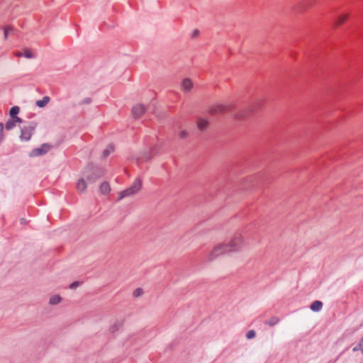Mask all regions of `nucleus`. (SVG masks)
<instances>
[{
    "label": "nucleus",
    "mask_w": 363,
    "mask_h": 363,
    "mask_svg": "<svg viewBox=\"0 0 363 363\" xmlns=\"http://www.w3.org/2000/svg\"><path fill=\"white\" fill-rule=\"evenodd\" d=\"M122 325V323H115L111 328V330L112 332H115L116 330H117Z\"/></svg>",
    "instance_id": "26"
},
{
    "label": "nucleus",
    "mask_w": 363,
    "mask_h": 363,
    "mask_svg": "<svg viewBox=\"0 0 363 363\" xmlns=\"http://www.w3.org/2000/svg\"><path fill=\"white\" fill-rule=\"evenodd\" d=\"M279 322V318L276 316L272 317L270 319L266 320L264 322L265 324L269 326H274Z\"/></svg>",
    "instance_id": "17"
},
{
    "label": "nucleus",
    "mask_w": 363,
    "mask_h": 363,
    "mask_svg": "<svg viewBox=\"0 0 363 363\" xmlns=\"http://www.w3.org/2000/svg\"><path fill=\"white\" fill-rule=\"evenodd\" d=\"M256 335V333L255 330H249L247 334H246V337L247 339H252V338H254Z\"/></svg>",
    "instance_id": "25"
},
{
    "label": "nucleus",
    "mask_w": 363,
    "mask_h": 363,
    "mask_svg": "<svg viewBox=\"0 0 363 363\" xmlns=\"http://www.w3.org/2000/svg\"><path fill=\"white\" fill-rule=\"evenodd\" d=\"M233 104H217L209 108L208 112L211 115H216L218 113H224L231 111L233 108Z\"/></svg>",
    "instance_id": "4"
},
{
    "label": "nucleus",
    "mask_w": 363,
    "mask_h": 363,
    "mask_svg": "<svg viewBox=\"0 0 363 363\" xmlns=\"http://www.w3.org/2000/svg\"><path fill=\"white\" fill-rule=\"evenodd\" d=\"M358 347L360 348H362V354H363V336H362V338L360 340L359 342L358 343Z\"/></svg>",
    "instance_id": "33"
},
{
    "label": "nucleus",
    "mask_w": 363,
    "mask_h": 363,
    "mask_svg": "<svg viewBox=\"0 0 363 363\" xmlns=\"http://www.w3.org/2000/svg\"><path fill=\"white\" fill-rule=\"evenodd\" d=\"M14 127H16V124L13 118H11L6 122L5 128L6 130H10L13 129Z\"/></svg>",
    "instance_id": "20"
},
{
    "label": "nucleus",
    "mask_w": 363,
    "mask_h": 363,
    "mask_svg": "<svg viewBox=\"0 0 363 363\" xmlns=\"http://www.w3.org/2000/svg\"><path fill=\"white\" fill-rule=\"evenodd\" d=\"M188 136V133L186 130H182L179 133V138H186Z\"/></svg>",
    "instance_id": "29"
},
{
    "label": "nucleus",
    "mask_w": 363,
    "mask_h": 363,
    "mask_svg": "<svg viewBox=\"0 0 363 363\" xmlns=\"http://www.w3.org/2000/svg\"><path fill=\"white\" fill-rule=\"evenodd\" d=\"M20 111V108L17 106H13L9 111V115L11 118L16 117Z\"/></svg>",
    "instance_id": "18"
},
{
    "label": "nucleus",
    "mask_w": 363,
    "mask_h": 363,
    "mask_svg": "<svg viewBox=\"0 0 363 363\" xmlns=\"http://www.w3.org/2000/svg\"><path fill=\"white\" fill-rule=\"evenodd\" d=\"M104 173L105 170L102 167L93 165L88 166L84 171L86 179L91 183L95 182L98 179L104 176Z\"/></svg>",
    "instance_id": "2"
},
{
    "label": "nucleus",
    "mask_w": 363,
    "mask_h": 363,
    "mask_svg": "<svg viewBox=\"0 0 363 363\" xmlns=\"http://www.w3.org/2000/svg\"><path fill=\"white\" fill-rule=\"evenodd\" d=\"M193 82L189 79L186 78L182 81V87L184 91H189L193 88Z\"/></svg>",
    "instance_id": "7"
},
{
    "label": "nucleus",
    "mask_w": 363,
    "mask_h": 363,
    "mask_svg": "<svg viewBox=\"0 0 363 363\" xmlns=\"http://www.w3.org/2000/svg\"><path fill=\"white\" fill-rule=\"evenodd\" d=\"M146 108L142 104L135 106L132 109V113L135 118H140L145 112Z\"/></svg>",
    "instance_id": "6"
},
{
    "label": "nucleus",
    "mask_w": 363,
    "mask_h": 363,
    "mask_svg": "<svg viewBox=\"0 0 363 363\" xmlns=\"http://www.w3.org/2000/svg\"><path fill=\"white\" fill-rule=\"evenodd\" d=\"M242 246V237L240 233H237L228 244H221L216 246L208 255L207 259L212 261L220 255L238 251L240 250Z\"/></svg>",
    "instance_id": "1"
},
{
    "label": "nucleus",
    "mask_w": 363,
    "mask_h": 363,
    "mask_svg": "<svg viewBox=\"0 0 363 363\" xmlns=\"http://www.w3.org/2000/svg\"><path fill=\"white\" fill-rule=\"evenodd\" d=\"M13 30V28L12 27H10V26H6L4 28V38L5 39H7L8 38V35L9 34V33L11 31Z\"/></svg>",
    "instance_id": "23"
},
{
    "label": "nucleus",
    "mask_w": 363,
    "mask_h": 363,
    "mask_svg": "<svg viewBox=\"0 0 363 363\" xmlns=\"http://www.w3.org/2000/svg\"><path fill=\"white\" fill-rule=\"evenodd\" d=\"M3 131H4V125L2 123H0V143L2 142V140L4 139Z\"/></svg>",
    "instance_id": "27"
},
{
    "label": "nucleus",
    "mask_w": 363,
    "mask_h": 363,
    "mask_svg": "<svg viewBox=\"0 0 363 363\" xmlns=\"http://www.w3.org/2000/svg\"><path fill=\"white\" fill-rule=\"evenodd\" d=\"M50 150V145L48 143L43 144L40 147L32 150L30 155L33 157L40 156L46 154Z\"/></svg>",
    "instance_id": "5"
},
{
    "label": "nucleus",
    "mask_w": 363,
    "mask_h": 363,
    "mask_svg": "<svg viewBox=\"0 0 363 363\" xmlns=\"http://www.w3.org/2000/svg\"><path fill=\"white\" fill-rule=\"evenodd\" d=\"M208 125V121H206L202 118H198L197 126L200 130H201V131L205 130L207 128Z\"/></svg>",
    "instance_id": "9"
},
{
    "label": "nucleus",
    "mask_w": 363,
    "mask_h": 363,
    "mask_svg": "<svg viewBox=\"0 0 363 363\" xmlns=\"http://www.w3.org/2000/svg\"><path fill=\"white\" fill-rule=\"evenodd\" d=\"M77 190L79 191H84L86 189V183L84 179H79L77 184Z\"/></svg>",
    "instance_id": "14"
},
{
    "label": "nucleus",
    "mask_w": 363,
    "mask_h": 363,
    "mask_svg": "<svg viewBox=\"0 0 363 363\" xmlns=\"http://www.w3.org/2000/svg\"><path fill=\"white\" fill-rule=\"evenodd\" d=\"M352 350H353L354 352H357V351L360 350V351L362 352V348L359 347H358V344H357L356 346H354V347H353Z\"/></svg>",
    "instance_id": "32"
},
{
    "label": "nucleus",
    "mask_w": 363,
    "mask_h": 363,
    "mask_svg": "<svg viewBox=\"0 0 363 363\" xmlns=\"http://www.w3.org/2000/svg\"><path fill=\"white\" fill-rule=\"evenodd\" d=\"M141 188L142 181L140 179H137L130 187L120 193L118 199L121 200L125 197L135 195L141 189Z\"/></svg>",
    "instance_id": "3"
},
{
    "label": "nucleus",
    "mask_w": 363,
    "mask_h": 363,
    "mask_svg": "<svg viewBox=\"0 0 363 363\" xmlns=\"http://www.w3.org/2000/svg\"><path fill=\"white\" fill-rule=\"evenodd\" d=\"M62 301V298L59 295H54L50 298V303L51 305H56Z\"/></svg>",
    "instance_id": "19"
},
{
    "label": "nucleus",
    "mask_w": 363,
    "mask_h": 363,
    "mask_svg": "<svg viewBox=\"0 0 363 363\" xmlns=\"http://www.w3.org/2000/svg\"><path fill=\"white\" fill-rule=\"evenodd\" d=\"M302 6H303V10H305L306 9V4L304 3Z\"/></svg>",
    "instance_id": "36"
},
{
    "label": "nucleus",
    "mask_w": 363,
    "mask_h": 363,
    "mask_svg": "<svg viewBox=\"0 0 363 363\" xmlns=\"http://www.w3.org/2000/svg\"><path fill=\"white\" fill-rule=\"evenodd\" d=\"M152 155H150V153H147L146 154L144 157L141 158L140 160H143V161H147L149 160H150L152 158Z\"/></svg>",
    "instance_id": "30"
},
{
    "label": "nucleus",
    "mask_w": 363,
    "mask_h": 363,
    "mask_svg": "<svg viewBox=\"0 0 363 363\" xmlns=\"http://www.w3.org/2000/svg\"><path fill=\"white\" fill-rule=\"evenodd\" d=\"M199 32L198 30H195L193 33V37H196L199 35Z\"/></svg>",
    "instance_id": "35"
},
{
    "label": "nucleus",
    "mask_w": 363,
    "mask_h": 363,
    "mask_svg": "<svg viewBox=\"0 0 363 363\" xmlns=\"http://www.w3.org/2000/svg\"><path fill=\"white\" fill-rule=\"evenodd\" d=\"M143 294V290L140 288H138L137 289H135L134 291H133V296L134 297H139L142 294Z\"/></svg>",
    "instance_id": "24"
},
{
    "label": "nucleus",
    "mask_w": 363,
    "mask_h": 363,
    "mask_svg": "<svg viewBox=\"0 0 363 363\" xmlns=\"http://www.w3.org/2000/svg\"><path fill=\"white\" fill-rule=\"evenodd\" d=\"M13 120L16 125V123H21L23 122L22 119L18 116L13 118Z\"/></svg>",
    "instance_id": "31"
},
{
    "label": "nucleus",
    "mask_w": 363,
    "mask_h": 363,
    "mask_svg": "<svg viewBox=\"0 0 363 363\" xmlns=\"http://www.w3.org/2000/svg\"><path fill=\"white\" fill-rule=\"evenodd\" d=\"M32 135H33V133L31 132H30L29 130H28L26 128H25L23 127L21 129V133L20 138L23 140L28 141L30 139Z\"/></svg>",
    "instance_id": "8"
},
{
    "label": "nucleus",
    "mask_w": 363,
    "mask_h": 363,
    "mask_svg": "<svg viewBox=\"0 0 363 363\" xmlns=\"http://www.w3.org/2000/svg\"><path fill=\"white\" fill-rule=\"evenodd\" d=\"M111 191V187H110V185L108 182H103L101 186H100V191L103 194H107L110 192Z\"/></svg>",
    "instance_id": "13"
},
{
    "label": "nucleus",
    "mask_w": 363,
    "mask_h": 363,
    "mask_svg": "<svg viewBox=\"0 0 363 363\" xmlns=\"http://www.w3.org/2000/svg\"><path fill=\"white\" fill-rule=\"evenodd\" d=\"M348 18V14L341 15L334 21V26H339L342 25Z\"/></svg>",
    "instance_id": "12"
},
{
    "label": "nucleus",
    "mask_w": 363,
    "mask_h": 363,
    "mask_svg": "<svg viewBox=\"0 0 363 363\" xmlns=\"http://www.w3.org/2000/svg\"><path fill=\"white\" fill-rule=\"evenodd\" d=\"M50 101V97L49 96H44L43 99L38 100L36 101V105L40 107L43 108L45 107Z\"/></svg>",
    "instance_id": "15"
},
{
    "label": "nucleus",
    "mask_w": 363,
    "mask_h": 363,
    "mask_svg": "<svg viewBox=\"0 0 363 363\" xmlns=\"http://www.w3.org/2000/svg\"><path fill=\"white\" fill-rule=\"evenodd\" d=\"M253 112L252 110L249 109L247 111H242L241 112L237 113L235 114V118L236 119H243L248 116L250 113Z\"/></svg>",
    "instance_id": "10"
},
{
    "label": "nucleus",
    "mask_w": 363,
    "mask_h": 363,
    "mask_svg": "<svg viewBox=\"0 0 363 363\" xmlns=\"http://www.w3.org/2000/svg\"><path fill=\"white\" fill-rule=\"evenodd\" d=\"M36 126H37L36 122H30L28 124V125L24 126V128L33 133V132L35 130V128H36Z\"/></svg>",
    "instance_id": "22"
},
{
    "label": "nucleus",
    "mask_w": 363,
    "mask_h": 363,
    "mask_svg": "<svg viewBox=\"0 0 363 363\" xmlns=\"http://www.w3.org/2000/svg\"><path fill=\"white\" fill-rule=\"evenodd\" d=\"M322 307H323V303L320 301H315L311 303L310 308L313 311L318 312L321 310Z\"/></svg>",
    "instance_id": "11"
},
{
    "label": "nucleus",
    "mask_w": 363,
    "mask_h": 363,
    "mask_svg": "<svg viewBox=\"0 0 363 363\" xmlns=\"http://www.w3.org/2000/svg\"><path fill=\"white\" fill-rule=\"evenodd\" d=\"M90 102H91L90 98H86L84 100V103H85V104H89Z\"/></svg>",
    "instance_id": "34"
},
{
    "label": "nucleus",
    "mask_w": 363,
    "mask_h": 363,
    "mask_svg": "<svg viewBox=\"0 0 363 363\" xmlns=\"http://www.w3.org/2000/svg\"><path fill=\"white\" fill-rule=\"evenodd\" d=\"M113 151V147L112 145H109L103 152V157H108L111 152Z\"/></svg>",
    "instance_id": "21"
},
{
    "label": "nucleus",
    "mask_w": 363,
    "mask_h": 363,
    "mask_svg": "<svg viewBox=\"0 0 363 363\" xmlns=\"http://www.w3.org/2000/svg\"><path fill=\"white\" fill-rule=\"evenodd\" d=\"M80 284V282L79 281H74L73 283H72L70 285H69V289H76L77 287H78Z\"/></svg>",
    "instance_id": "28"
},
{
    "label": "nucleus",
    "mask_w": 363,
    "mask_h": 363,
    "mask_svg": "<svg viewBox=\"0 0 363 363\" xmlns=\"http://www.w3.org/2000/svg\"><path fill=\"white\" fill-rule=\"evenodd\" d=\"M16 56L21 57L24 56L26 58H33L34 55L32 53V52L30 50H26L23 53L22 52H16Z\"/></svg>",
    "instance_id": "16"
}]
</instances>
